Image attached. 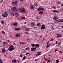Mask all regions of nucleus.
I'll list each match as a JSON object with an SVG mask.
<instances>
[{"mask_svg":"<svg viewBox=\"0 0 63 63\" xmlns=\"http://www.w3.org/2000/svg\"><path fill=\"white\" fill-rule=\"evenodd\" d=\"M7 13L8 12H7L6 11L5 12L4 14L2 15V16H3V17H7L8 16Z\"/></svg>","mask_w":63,"mask_h":63,"instance_id":"obj_1","label":"nucleus"},{"mask_svg":"<svg viewBox=\"0 0 63 63\" xmlns=\"http://www.w3.org/2000/svg\"><path fill=\"white\" fill-rule=\"evenodd\" d=\"M9 47L8 48V50H9L10 51H12L14 49V47H13V46L12 45H11V46L10 45L9 46Z\"/></svg>","mask_w":63,"mask_h":63,"instance_id":"obj_2","label":"nucleus"},{"mask_svg":"<svg viewBox=\"0 0 63 63\" xmlns=\"http://www.w3.org/2000/svg\"><path fill=\"white\" fill-rule=\"evenodd\" d=\"M16 10H17V9H16V7H13V8H12L11 9V11L13 12H15Z\"/></svg>","mask_w":63,"mask_h":63,"instance_id":"obj_3","label":"nucleus"},{"mask_svg":"<svg viewBox=\"0 0 63 63\" xmlns=\"http://www.w3.org/2000/svg\"><path fill=\"white\" fill-rule=\"evenodd\" d=\"M20 12L21 13H25V9L24 8H22L20 9Z\"/></svg>","mask_w":63,"mask_h":63,"instance_id":"obj_4","label":"nucleus"},{"mask_svg":"<svg viewBox=\"0 0 63 63\" xmlns=\"http://www.w3.org/2000/svg\"><path fill=\"white\" fill-rule=\"evenodd\" d=\"M58 18L57 16L54 17V20L56 21L57 22H59V20H58Z\"/></svg>","mask_w":63,"mask_h":63,"instance_id":"obj_5","label":"nucleus"},{"mask_svg":"<svg viewBox=\"0 0 63 63\" xmlns=\"http://www.w3.org/2000/svg\"><path fill=\"white\" fill-rule=\"evenodd\" d=\"M18 2L17 1H16L15 2H12V4L14 6H16L17 5V4Z\"/></svg>","mask_w":63,"mask_h":63,"instance_id":"obj_6","label":"nucleus"},{"mask_svg":"<svg viewBox=\"0 0 63 63\" xmlns=\"http://www.w3.org/2000/svg\"><path fill=\"white\" fill-rule=\"evenodd\" d=\"M41 29H44L46 28V27L45 26V25L44 24L42 25L41 27Z\"/></svg>","mask_w":63,"mask_h":63,"instance_id":"obj_7","label":"nucleus"},{"mask_svg":"<svg viewBox=\"0 0 63 63\" xmlns=\"http://www.w3.org/2000/svg\"><path fill=\"white\" fill-rule=\"evenodd\" d=\"M35 6L34 5L33 6L32 5H31L30 6V8L31 9H34V8H35Z\"/></svg>","mask_w":63,"mask_h":63,"instance_id":"obj_8","label":"nucleus"},{"mask_svg":"<svg viewBox=\"0 0 63 63\" xmlns=\"http://www.w3.org/2000/svg\"><path fill=\"white\" fill-rule=\"evenodd\" d=\"M36 48H34L32 47L31 48V51H35L36 49Z\"/></svg>","mask_w":63,"mask_h":63,"instance_id":"obj_9","label":"nucleus"},{"mask_svg":"<svg viewBox=\"0 0 63 63\" xmlns=\"http://www.w3.org/2000/svg\"><path fill=\"white\" fill-rule=\"evenodd\" d=\"M31 25L32 26H35V23L34 22H32L31 23Z\"/></svg>","mask_w":63,"mask_h":63,"instance_id":"obj_10","label":"nucleus"},{"mask_svg":"<svg viewBox=\"0 0 63 63\" xmlns=\"http://www.w3.org/2000/svg\"><path fill=\"white\" fill-rule=\"evenodd\" d=\"M20 30V28H15V31H18V30Z\"/></svg>","mask_w":63,"mask_h":63,"instance_id":"obj_11","label":"nucleus"},{"mask_svg":"<svg viewBox=\"0 0 63 63\" xmlns=\"http://www.w3.org/2000/svg\"><path fill=\"white\" fill-rule=\"evenodd\" d=\"M15 36L16 37H19L20 35L18 33H16L15 35Z\"/></svg>","mask_w":63,"mask_h":63,"instance_id":"obj_12","label":"nucleus"},{"mask_svg":"<svg viewBox=\"0 0 63 63\" xmlns=\"http://www.w3.org/2000/svg\"><path fill=\"white\" fill-rule=\"evenodd\" d=\"M39 46V44H37L35 45V47H37V48H38Z\"/></svg>","mask_w":63,"mask_h":63,"instance_id":"obj_13","label":"nucleus"},{"mask_svg":"<svg viewBox=\"0 0 63 63\" xmlns=\"http://www.w3.org/2000/svg\"><path fill=\"white\" fill-rule=\"evenodd\" d=\"M6 51V50H5V49L4 48H3L2 49V52H5Z\"/></svg>","mask_w":63,"mask_h":63,"instance_id":"obj_14","label":"nucleus"},{"mask_svg":"<svg viewBox=\"0 0 63 63\" xmlns=\"http://www.w3.org/2000/svg\"><path fill=\"white\" fill-rule=\"evenodd\" d=\"M12 61L13 63H16V60L15 59H14Z\"/></svg>","mask_w":63,"mask_h":63,"instance_id":"obj_15","label":"nucleus"},{"mask_svg":"<svg viewBox=\"0 0 63 63\" xmlns=\"http://www.w3.org/2000/svg\"><path fill=\"white\" fill-rule=\"evenodd\" d=\"M13 25L14 26H17V23H13Z\"/></svg>","mask_w":63,"mask_h":63,"instance_id":"obj_16","label":"nucleus"},{"mask_svg":"<svg viewBox=\"0 0 63 63\" xmlns=\"http://www.w3.org/2000/svg\"><path fill=\"white\" fill-rule=\"evenodd\" d=\"M37 54H38V55H40L41 54V52H37Z\"/></svg>","mask_w":63,"mask_h":63,"instance_id":"obj_17","label":"nucleus"},{"mask_svg":"<svg viewBox=\"0 0 63 63\" xmlns=\"http://www.w3.org/2000/svg\"><path fill=\"white\" fill-rule=\"evenodd\" d=\"M41 7L38 8L37 10V11H41Z\"/></svg>","mask_w":63,"mask_h":63,"instance_id":"obj_18","label":"nucleus"},{"mask_svg":"<svg viewBox=\"0 0 63 63\" xmlns=\"http://www.w3.org/2000/svg\"><path fill=\"white\" fill-rule=\"evenodd\" d=\"M53 12H56V13H59V11L56 10H53L52 11Z\"/></svg>","mask_w":63,"mask_h":63,"instance_id":"obj_19","label":"nucleus"},{"mask_svg":"<svg viewBox=\"0 0 63 63\" xmlns=\"http://www.w3.org/2000/svg\"><path fill=\"white\" fill-rule=\"evenodd\" d=\"M19 14L16 13V14H15V16H19Z\"/></svg>","mask_w":63,"mask_h":63,"instance_id":"obj_20","label":"nucleus"},{"mask_svg":"<svg viewBox=\"0 0 63 63\" xmlns=\"http://www.w3.org/2000/svg\"><path fill=\"white\" fill-rule=\"evenodd\" d=\"M49 46H50V44H47L46 47V48H47V47H49Z\"/></svg>","mask_w":63,"mask_h":63,"instance_id":"obj_21","label":"nucleus"},{"mask_svg":"<svg viewBox=\"0 0 63 63\" xmlns=\"http://www.w3.org/2000/svg\"><path fill=\"white\" fill-rule=\"evenodd\" d=\"M21 28H22V29H24L25 28H26L24 26H22L21 27Z\"/></svg>","mask_w":63,"mask_h":63,"instance_id":"obj_22","label":"nucleus"},{"mask_svg":"<svg viewBox=\"0 0 63 63\" xmlns=\"http://www.w3.org/2000/svg\"><path fill=\"white\" fill-rule=\"evenodd\" d=\"M43 11H40L39 12V14H43Z\"/></svg>","mask_w":63,"mask_h":63,"instance_id":"obj_23","label":"nucleus"},{"mask_svg":"<svg viewBox=\"0 0 63 63\" xmlns=\"http://www.w3.org/2000/svg\"><path fill=\"white\" fill-rule=\"evenodd\" d=\"M31 46L32 47H35V45L34 44H31Z\"/></svg>","mask_w":63,"mask_h":63,"instance_id":"obj_24","label":"nucleus"},{"mask_svg":"<svg viewBox=\"0 0 63 63\" xmlns=\"http://www.w3.org/2000/svg\"><path fill=\"white\" fill-rule=\"evenodd\" d=\"M52 8H53L54 9H56V7H55V6H52Z\"/></svg>","mask_w":63,"mask_h":63,"instance_id":"obj_25","label":"nucleus"},{"mask_svg":"<svg viewBox=\"0 0 63 63\" xmlns=\"http://www.w3.org/2000/svg\"><path fill=\"white\" fill-rule=\"evenodd\" d=\"M59 22H63V19H61V20H60L59 19Z\"/></svg>","mask_w":63,"mask_h":63,"instance_id":"obj_26","label":"nucleus"},{"mask_svg":"<svg viewBox=\"0 0 63 63\" xmlns=\"http://www.w3.org/2000/svg\"><path fill=\"white\" fill-rule=\"evenodd\" d=\"M21 18L23 19H25V18L24 17H22L21 16Z\"/></svg>","mask_w":63,"mask_h":63,"instance_id":"obj_27","label":"nucleus"},{"mask_svg":"<svg viewBox=\"0 0 63 63\" xmlns=\"http://www.w3.org/2000/svg\"><path fill=\"white\" fill-rule=\"evenodd\" d=\"M34 5H35V6H38V5L37 4L35 3H34Z\"/></svg>","mask_w":63,"mask_h":63,"instance_id":"obj_28","label":"nucleus"},{"mask_svg":"<svg viewBox=\"0 0 63 63\" xmlns=\"http://www.w3.org/2000/svg\"><path fill=\"white\" fill-rule=\"evenodd\" d=\"M41 25V24L40 23H38L37 24V26H40Z\"/></svg>","mask_w":63,"mask_h":63,"instance_id":"obj_29","label":"nucleus"},{"mask_svg":"<svg viewBox=\"0 0 63 63\" xmlns=\"http://www.w3.org/2000/svg\"><path fill=\"white\" fill-rule=\"evenodd\" d=\"M0 63H3V61L1 59H0Z\"/></svg>","mask_w":63,"mask_h":63,"instance_id":"obj_30","label":"nucleus"},{"mask_svg":"<svg viewBox=\"0 0 63 63\" xmlns=\"http://www.w3.org/2000/svg\"><path fill=\"white\" fill-rule=\"evenodd\" d=\"M25 58H26V57L25 56H24L23 58V60H24L25 59Z\"/></svg>","mask_w":63,"mask_h":63,"instance_id":"obj_31","label":"nucleus"},{"mask_svg":"<svg viewBox=\"0 0 63 63\" xmlns=\"http://www.w3.org/2000/svg\"><path fill=\"white\" fill-rule=\"evenodd\" d=\"M3 2V0H0V2L2 3Z\"/></svg>","mask_w":63,"mask_h":63,"instance_id":"obj_32","label":"nucleus"},{"mask_svg":"<svg viewBox=\"0 0 63 63\" xmlns=\"http://www.w3.org/2000/svg\"><path fill=\"white\" fill-rule=\"evenodd\" d=\"M2 32L3 34H5V32L3 31H2Z\"/></svg>","mask_w":63,"mask_h":63,"instance_id":"obj_33","label":"nucleus"},{"mask_svg":"<svg viewBox=\"0 0 63 63\" xmlns=\"http://www.w3.org/2000/svg\"><path fill=\"white\" fill-rule=\"evenodd\" d=\"M41 11H44V9L41 8Z\"/></svg>","mask_w":63,"mask_h":63,"instance_id":"obj_34","label":"nucleus"},{"mask_svg":"<svg viewBox=\"0 0 63 63\" xmlns=\"http://www.w3.org/2000/svg\"><path fill=\"white\" fill-rule=\"evenodd\" d=\"M29 30V28H27L26 29V31H28Z\"/></svg>","mask_w":63,"mask_h":63,"instance_id":"obj_35","label":"nucleus"},{"mask_svg":"<svg viewBox=\"0 0 63 63\" xmlns=\"http://www.w3.org/2000/svg\"><path fill=\"white\" fill-rule=\"evenodd\" d=\"M56 63H58L59 62V60L58 59H57L56 60Z\"/></svg>","mask_w":63,"mask_h":63,"instance_id":"obj_36","label":"nucleus"},{"mask_svg":"<svg viewBox=\"0 0 63 63\" xmlns=\"http://www.w3.org/2000/svg\"><path fill=\"white\" fill-rule=\"evenodd\" d=\"M11 15H12V16H14V14L13 13H11Z\"/></svg>","mask_w":63,"mask_h":63,"instance_id":"obj_37","label":"nucleus"},{"mask_svg":"<svg viewBox=\"0 0 63 63\" xmlns=\"http://www.w3.org/2000/svg\"><path fill=\"white\" fill-rule=\"evenodd\" d=\"M1 23H2V24H4V21H1Z\"/></svg>","mask_w":63,"mask_h":63,"instance_id":"obj_38","label":"nucleus"},{"mask_svg":"<svg viewBox=\"0 0 63 63\" xmlns=\"http://www.w3.org/2000/svg\"><path fill=\"white\" fill-rule=\"evenodd\" d=\"M30 54L29 53H26V55H27L28 54Z\"/></svg>","mask_w":63,"mask_h":63,"instance_id":"obj_39","label":"nucleus"},{"mask_svg":"<svg viewBox=\"0 0 63 63\" xmlns=\"http://www.w3.org/2000/svg\"><path fill=\"white\" fill-rule=\"evenodd\" d=\"M61 36H62L59 35L58 36H57L56 37V38H58V37H60Z\"/></svg>","mask_w":63,"mask_h":63,"instance_id":"obj_40","label":"nucleus"},{"mask_svg":"<svg viewBox=\"0 0 63 63\" xmlns=\"http://www.w3.org/2000/svg\"><path fill=\"white\" fill-rule=\"evenodd\" d=\"M7 43H6V42H3V43L4 45H6L7 44Z\"/></svg>","mask_w":63,"mask_h":63,"instance_id":"obj_41","label":"nucleus"},{"mask_svg":"<svg viewBox=\"0 0 63 63\" xmlns=\"http://www.w3.org/2000/svg\"><path fill=\"white\" fill-rule=\"evenodd\" d=\"M29 49V47H27V48H26V50H27V49Z\"/></svg>","mask_w":63,"mask_h":63,"instance_id":"obj_42","label":"nucleus"},{"mask_svg":"<svg viewBox=\"0 0 63 63\" xmlns=\"http://www.w3.org/2000/svg\"><path fill=\"white\" fill-rule=\"evenodd\" d=\"M25 52H26V50H24L22 52L23 53H25Z\"/></svg>","mask_w":63,"mask_h":63,"instance_id":"obj_43","label":"nucleus"},{"mask_svg":"<svg viewBox=\"0 0 63 63\" xmlns=\"http://www.w3.org/2000/svg\"><path fill=\"white\" fill-rule=\"evenodd\" d=\"M61 3L60 2L58 1V3H57V4H61Z\"/></svg>","mask_w":63,"mask_h":63,"instance_id":"obj_44","label":"nucleus"},{"mask_svg":"<svg viewBox=\"0 0 63 63\" xmlns=\"http://www.w3.org/2000/svg\"><path fill=\"white\" fill-rule=\"evenodd\" d=\"M20 57H22V54H21V55H20Z\"/></svg>","mask_w":63,"mask_h":63,"instance_id":"obj_45","label":"nucleus"},{"mask_svg":"<svg viewBox=\"0 0 63 63\" xmlns=\"http://www.w3.org/2000/svg\"><path fill=\"white\" fill-rule=\"evenodd\" d=\"M24 0H20V2H23Z\"/></svg>","mask_w":63,"mask_h":63,"instance_id":"obj_46","label":"nucleus"},{"mask_svg":"<svg viewBox=\"0 0 63 63\" xmlns=\"http://www.w3.org/2000/svg\"><path fill=\"white\" fill-rule=\"evenodd\" d=\"M53 39L52 38L51 39V40H50V41H53Z\"/></svg>","mask_w":63,"mask_h":63,"instance_id":"obj_47","label":"nucleus"},{"mask_svg":"<svg viewBox=\"0 0 63 63\" xmlns=\"http://www.w3.org/2000/svg\"><path fill=\"white\" fill-rule=\"evenodd\" d=\"M48 60V62H50V60Z\"/></svg>","mask_w":63,"mask_h":63,"instance_id":"obj_48","label":"nucleus"},{"mask_svg":"<svg viewBox=\"0 0 63 63\" xmlns=\"http://www.w3.org/2000/svg\"><path fill=\"white\" fill-rule=\"evenodd\" d=\"M25 33H26L27 34H28V32H25Z\"/></svg>","mask_w":63,"mask_h":63,"instance_id":"obj_49","label":"nucleus"},{"mask_svg":"<svg viewBox=\"0 0 63 63\" xmlns=\"http://www.w3.org/2000/svg\"><path fill=\"white\" fill-rule=\"evenodd\" d=\"M59 51L61 53H62V52L61 51Z\"/></svg>","mask_w":63,"mask_h":63,"instance_id":"obj_50","label":"nucleus"},{"mask_svg":"<svg viewBox=\"0 0 63 63\" xmlns=\"http://www.w3.org/2000/svg\"><path fill=\"white\" fill-rule=\"evenodd\" d=\"M27 41H28L29 40H30V39L27 38Z\"/></svg>","mask_w":63,"mask_h":63,"instance_id":"obj_51","label":"nucleus"},{"mask_svg":"<svg viewBox=\"0 0 63 63\" xmlns=\"http://www.w3.org/2000/svg\"><path fill=\"white\" fill-rule=\"evenodd\" d=\"M22 43H22V45H23V44H25V43H24V42H23Z\"/></svg>","mask_w":63,"mask_h":63,"instance_id":"obj_52","label":"nucleus"},{"mask_svg":"<svg viewBox=\"0 0 63 63\" xmlns=\"http://www.w3.org/2000/svg\"><path fill=\"white\" fill-rule=\"evenodd\" d=\"M56 46H58V47H61V46L60 45H56Z\"/></svg>","mask_w":63,"mask_h":63,"instance_id":"obj_53","label":"nucleus"},{"mask_svg":"<svg viewBox=\"0 0 63 63\" xmlns=\"http://www.w3.org/2000/svg\"><path fill=\"white\" fill-rule=\"evenodd\" d=\"M45 39L44 38H43V40H42V41H43V42H42V43H43V42L44 41V40H45Z\"/></svg>","mask_w":63,"mask_h":63,"instance_id":"obj_54","label":"nucleus"},{"mask_svg":"<svg viewBox=\"0 0 63 63\" xmlns=\"http://www.w3.org/2000/svg\"><path fill=\"white\" fill-rule=\"evenodd\" d=\"M63 3H62V7H63Z\"/></svg>","mask_w":63,"mask_h":63,"instance_id":"obj_55","label":"nucleus"},{"mask_svg":"<svg viewBox=\"0 0 63 63\" xmlns=\"http://www.w3.org/2000/svg\"><path fill=\"white\" fill-rule=\"evenodd\" d=\"M58 45H61V43H59L58 44Z\"/></svg>","mask_w":63,"mask_h":63,"instance_id":"obj_56","label":"nucleus"},{"mask_svg":"<svg viewBox=\"0 0 63 63\" xmlns=\"http://www.w3.org/2000/svg\"><path fill=\"white\" fill-rule=\"evenodd\" d=\"M48 42H49V41H48L47 42V44H48Z\"/></svg>","mask_w":63,"mask_h":63,"instance_id":"obj_57","label":"nucleus"},{"mask_svg":"<svg viewBox=\"0 0 63 63\" xmlns=\"http://www.w3.org/2000/svg\"><path fill=\"white\" fill-rule=\"evenodd\" d=\"M2 46L3 47H4V46H5V45H2Z\"/></svg>","mask_w":63,"mask_h":63,"instance_id":"obj_58","label":"nucleus"},{"mask_svg":"<svg viewBox=\"0 0 63 63\" xmlns=\"http://www.w3.org/2000/svg\"><path fill=\"white\" fill-rule=\"evenodd\" d=\"M6 54H5L4 55V56H6Z\"/></svg>","mask_w":63,"mask_h":63,"instance_id":"obj_59","label":"nucleus"},{"mask_svg":"<svg viewBox=\"0 0 63 63\" xmlns=\"http://www.w3.org/2000/svg\"><path fill=\"white\" fill-rule=\"evenodd\" d=\"M7 41L8 42H10V40H8Z\"/></svg>","mask_w":63,"mask_h":63,"instance_id":"obj_60","label":"nucleus"},{"mask_svg":"<svg viewBox=\"0 0 63 63\" xmlns=\"http://www.w3.org/2000/svg\"><path fill=\"white\" fill-rule=\"evenodd\" d=\"M54 45H55V44H53L52 45V46H54Z\"/></svg>","mask_w":63,"mask_h":63,"instance_id":"obj_61","label":"nucleus"},{"mask_svg":"<svg viewBox=\"0 0 63 63\" xmlns=\"http://www.w3.org/2000/svg\"><path fill=\"white\" fill-rule=\"evenodd\" d=\"M55 44H57V41L56 42Z\"/></svg>","mask_w":63,"mask_h":63,"instance_id":"obj_62","label":"nucleus"},{"mask_svg":"<svg viewBox=\"0 0 63 63\" xmlns=\"http://www.w3.org/2000/svg\"><path fill=\"white\" fill-rule=\"evenodd\" d=\"M57 36H59V34H57Z\"/></svg>","mask_w":63,"mask_h":63,"instance_id":"obj_63","label":"nucleus"},{"mask_svg":"<svg viewBox=\"0 0 63 63\" xmlns=\"http://www.w3.org/2000/svg\"><path fill=\"white\" fill-rule=\"evenodd\" d=\"M25 24H26V22H25Z\"/></svg>","mask_w":63,"mask_h":63,"instance_id":"obj_64","label":"nucleus"}]
</instances>
